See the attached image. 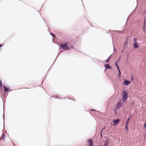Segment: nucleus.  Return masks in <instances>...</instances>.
I'll list each match as a JSON object with an SVG mask.
<instances>
[{"label": "nucleus", "mask_w": 146, "mask_h": 146, "mask_svg": "<svg viewBox=\"0 0 146 146\" xmlns=\"http://www.w3.org/2000/svg\"><path fill=\"white\" fill-rule=\"evenodd\" d=\"M10 139V138L7 137L5 134L3 133L0 138V142H1V140H2L5 144H7L8 142L9 141Z\"/></svg>", "instance_id": "1"}, {"label": "nucleus", "mask_w": 146, "mask_h": 146, "mask_svg": "<svg viewBox=\"0 0 146 146\" xmlns=\"http://www.w3.org/2000/svg\"><path fill=\"white\" fill-rule=\"evenodd\" d=\"M128 96L125 90H123L122 92V100L123 102H125L128 98Z\"/></svg>", "instance_id": "2"}, {"label": "nucleus", "mask_w": 146, "mask_h": 146, "mask_svg": "<svg viewBox=\"0 0 146 146\" xmlns=\"http://www.w3.org/2000/svg\"><path fill=\"white\" fill-rule=\"evenodd\" d=\"M67 43H65L63 45H60L61 47L64 50H69L70 49V47L68 46Z\"/></svg>", "instance_id": "3"}, {"label": "nucleus", "mask_w": 146, "mask_h": 146, "mask_svg": "<svg viewBox=\"0 0 146 146\" xmlns=\"http://www.w3.org/2000/svg\"><path fill=\"white\" fill-rule=\"evenodd\" d=\"M3 88L5 92H7L9 90L10 87L9 85H3Z\"/></svg>", "instance_id": "4"}, {"label": "nucleus", "mask_w": 146, "mask_h": 146, "mask_svg": "<svg viewBox=\"0 0 146 146\" xmlns=\"http://www.w3.org/2000/svg\"><path fill=\"white\" fill-rule=\"evenodd\" d=\"M120 119H119L114 120L113 122V125L114 126H116L120 121Z\"/></svg>", "instance_id": "5"}, {"label": "nucleus", "mask_w": 146, "mask_h": 146, "mask_svg": "<svg viewBox=\"0 0 146 146\" xmlns=\"http://www.w3.org/2000/svg\"><path fill=\"white\" fill-rule=\"evenodd\" d=\"M122 105V104L121 102H119L117 104V105L115 107V109H119Z\"/></svg>", "instance_id": "6"}, {"label": "nucleus", "mask_w": 146, "mask_h": 146, "mask_svg": "<svg viewBox=\"0 0 146 146\" xmlns=\"http://www.w3.org/2000/svg\"><path fill=\"white\" fill-rule=\"evenodd\" d=\"M88 143L89 146H93V142L91 139H89L88 140Z\"/></svg>", "instance_id": "7"}, {"label": "nucleus", "mask_w": 146, "mask_h": 146, "mask_svg": "<svg viewBox=\"0 0 146 146\" xmlns=\"http://www.w3.org/2000/svg\"><path fill=\"white\" fill-rule=\"evenodd\" d=\"M105 67L106 69H110L111 68V67L108 64H106L105 65Z\"/></svg>", "instance_id": "8"}, {"label": "nucleus", "mask_w": 146, "mask_h": 146, "mask_svg": "<svg viewBox=\"0 0 146 146\" xmlns=\"http://www.w3.org/2000/svg\"><path fill=\"white\" fill-rule=\"evenodd\" d=\"M133 47L135 48H139V46L136 43H134L133 44Z\"/></svg>", "instance_id": "9"}, {"label": "nucleus", "mask_w": 146, "mask_h": 146, "mask_svg": "<svg viewBox=\"0 0 146 146\" xmlns=\"http://www.w3.org/2000/svg\"><path fill=\"white\" fill-rule=\"evenodd\" d=\"M128 38H129V36H127V37L125 39V45H126L128 43Z\"/></svg>", "instance_id": "10"}, {"label": "nucleus", "mask_w": 146, "mask_h": 146, "mask_svg": "<svg viewBox=\"0 0 146 146\" xmlns=\"http://www.w3.org/2000/svg\"><path fill=\"white\" fill-rule=\"evenodd\" d=\"M110 58V56L106 60H105V62H108L109 61Z\"/></svg>", "instance_id": "11"}, {"label": "nucleus", "mask_w": 146, "mask_h": 146, "mask_svg": "<svg viewBox=\"0 0 146 146\" xmlns=\"http://www.w3.org/2000/svg\"><path fill=\"white\" fill-rule=\"evenodd\" d=\"M128 125H125V128L127 130V131H128Z\"/></svg>", "instance_id": "12"}, {"label": "nucleus", "mask_w": 146, "mask_h": 146, "mask_svg": "<svg viewBox=\"0 0 146 146\" xmlns=\"http://www.w3.org/2000/svg\"><path fill=\"white\" fill-rule=\"evenodd\" d=\"M50 35H51L53 37H54L55 36V35H54V34H53V33H50Z\"/></svg>", "instance_id": "13"}, {"label": "nucleus", "mask_w": 146, "mask_h": 146, "mask_svg": "<svg viewBox=\"0 0 146 146\" xmlns=\"http://www.w3.org/2000/svg\"><path fill=\"white\" fill-rule=\"evenodd\" d=\"M128 55L126 57V62L127 64L128 63Z\"/></svg>", "instance_id": "14"}, {"label": "nucleus", "mask_w": 146, "mask_h": 146, "mask_svg": "<svg viewBox=\"0 0 146 146\" xmlns=\"http://www.w3.org/2000/svg\"><path fill=\"white\" fill-rule=\"evenodd\" d=\"M129 118L127 120V121L126 122V125H128V123H129Z\"/></svg>", "instance_id": "15"}, {"label": "nucleus", "mask_w": 146, "mask_h": 146, "mask_svg": "<svg viewBox=\"0 0 146 146\" xmlns=\"http://www.w3.org/2000/svg\"><path fill=\"white\" fill-rule=\"evenodd\" d=\"M137 39L136 38H133V41L135 42H136L137 41Z\"/></svg>", "instance_id": "16"}, {"label": "nucleus", "mask_w": 146, "mask_h": 146, "mask_svg": "<svg viewBox=\"0 0 146 146\" xmlns=\"http://www.w3.org/2000/svg\"><path fill=\"white\" fill-rule=\"evenodd\" d=\"M130 83H124V85L125 86H127Z\"/></svg>", "instance_id": "17"}, {"label": "nucleus", "mask_w": 146, "mask_h": 146, "mask_svg": "<svg viewBox=\"0 0 146 146\" xmlns=\"http://www.w3.org/2000/svg\"><path fill=\"white\" fill-rule=\"evenodd\" d=\"M2 83H0V88H2Z\"/></svg>", "instance_id": "18"}, {"label": "nucleus", "mask_w": 146, "mask_h": 146, "mask_svg": "<svg viewBox=\"0 0 146 146\" xmlns=\"http://www.w3.org/2000/svg\"><path fill=\"white\" fill-rule=\"evenodd\" d=\"M70 47L72 48H74V45H71L70 46Z\"/></svg>", "instance_id": "19"}, {"label": "nucleus", "mask_w": 146, "mask_h": 146, "mask_svg": "<svg viewBox=\"0 0 146 146\" xmlns=\"http://www.w3.org/2000/svg\"><path fill=\"white\" fill-rule=\"evenodd\" d=\"M121 56H120L119 57V58L117 60V61H116V62H119V60H120V59L121 58Z\"/></svg>", "instance_id": "20"}, {"label": "nucleus", "mask_w": 146, "mask_h": 146, "mask_svg": "<svg viewBox=\"0 0 146 146\" xmlns=\"http://www.w3.org/2000/svg\"><path fill=\"white\" fill-rule=\"evenodd\" d=\"M121 75V72H118V76L119 77H120Z\"/></svg>", "instance_id": "21"}, {"label": "nucleus", "mask_w": 146, "mask_h": 146, "mask_svg": "<svg viewBox=\"0 0 146 146\" xmlns=\"http://www.w3.org/2000/svg\"><path fill=\"white\" fill-rule=\"evenodd\" d=\"M123 82H130L129 81L127 80H125Z\"/></svg>", "instance_id": "22"}, {"label": "nucleus", "mask_w": 146, "mask_h": 146, "mask_svg": "<svg viewBox=\"0 0 146 146\" xmlns=\"http://www.w3.org/2000/svg\"><path fill=\"white\" fill-rule=\"evenodd\" d=\"M125 49H123V50L121 51V53H122L125 50Z\"/></svg>", "instance_id": "23"}, {"label": "nucleus", "mask_w": 146, "mask_h": 146, "mask_svg": "<svg viewBox=\"0 0 146 146\" xmlns=\"http://www.w3.org/2000/svg\"><path fill=\"white\" fill-rule=\"evenodd\" d=\"M144 127L145 129H146V123H145L144 124Z\"/></svg>", "instance_id": "24"}, {"label": "nucleus", "mask_w": 146, "mask_h": 146, "mask_svg": "<svg viewBox=\"0 0 146 146\" xmlns=\"http://www.w3.org/2000/svg\"><path fill=\"white\" fill-rule=\"evenodd\" d=\"M117 62H116L115 63V65L116 67L118 66L117 64Z\"/></svg>", "instance_id": "25"}, {"label": "nucleus", "mask_w": 146, "mask_h": 146, "mask_svg": "<svg viewBox=\"0 0 146 146\" xmlns=\"http://www.w3.org/2000/svg\"><path fill=\"white\" fill-rule=\"evenodd\" d=\"M133 80V76H131V81H132Z\"/></svg>", "instance_id": "26"}, {"label": "nucleus", "mask_w": 146, "mask_h": 146, "mask_svg": "<svg viewBox=\"0 0 146 146\" xmlns=\"http://www.w3.org/2000/svg\"><path fill=\"white\" fill-rule=\"evenodd\" d=\"M131 14H130V15H129V16H128V18H129V17L131 16Z\"/></svg>", "instance_id": "27"}, {"label": "nucleus", "mask_w": 146, "mask_h": 146, "mask_svg": "<svg viewBox=\"0 0 146 146\" xmlns=\"http://www.w3.org/2000/svg\"><path fill=\"white\" fill-rule=\"evenodd\" d=\"M118 33H120V31H116Z\"/></svg>", "instance_id": "28"}, {"label": "nucleus", "mask_w": 146, "mask_h": 146, "mask_svg": "<svg viewBox=\"0 0 146 146\" xmlns=\"http://www.w3.org/2000/svg\"><path fill=\"white\" fill-rule=\"evenodd\" d=\"M118 72H120V70H119V69H118Z\"/></svg>", "instance_id": "29"}, {"label": "nucleus", "mask_w": 146, "mask_h": 146, "mask_svg": "<svg viewBox=\"0 0 146 146\" xmlns=\"http://www.w3.org/2000/svg\"><path fill=\"white\" fill-rule=\"evenodd\" d=\"M126 46V45H124V48H123V49H125V48Z\"/></svg>", "instance_id": "30"}, {"label": "nucleus", "mask_w": 146, "mask_h": 146, "mask_svg": "<svg viewBox=\"0 0 146 146\" xmlns=\"http://www.w3.org/2000/svg\"><path fill=\"white\" fill-rule=\"evenodd\" d=\"M116 67H117V70H118V69H119V66H117Z\"/></svg>", "instance_id": "31"}, {"label": "nucleus", "mask_w": 146, "mask_h": 146, "mask_svg": "<svg viewBox=\"0 0 146 146\" xmlns=\"http://www.w3.org/2000/svg\"><path fill=\"white\" fill-rule=\"evenodd\" d=\"M116 67H117V70H118V69H119V66H117Z\"/></svg>", "instance_id": "32"}, {"label": "nucleus", "mask_w": 146, "mask_h": 146, "mask_svg": "<svg viewBox=\"0 0 146 146\" xmlns=\"http://www.w3.org/2000/svg\"><path fill=\"white\" fill-rule=\"evenodd\" d=\"M2 46V45H1V44H0V48L1 47V46Z\"/></svg>", "instance_id": "33"}, {"label": "nucleus", "mask_w": 146, "mask_h": 146, "mask_svg": "<svg viewBox=\"0 0 146 146\" xmlns=\"http://www.w3.org/2000/svg\"><path fill=\"white\" fill-rule=\"evenodd\" d=\"M91 110V111H93V110Z\"/></svg>", "instance_id": "34"}, {"label": "nucleus", "mask_w": 146, "mask_h": 146, "mask_svg": "<svg viewBox=\"0 0 146 146\" xmlns=\"http://www.w3.org/2000/svg\"><path fill=\"white\" fill-rule=\"evenodd\" d=\"M144 27H145V24H144Z\"/></svg>", "instance_id": "35"}, {"label": "nucleus", "mask_w": 146, "mask_h": 146, "mask_svg": "<svg viewBox=\"0 0 146 146\" xmlns=\"http://www.w3.org/2000/svg\"><path fill=\"white\" fill-rule=\"evenodd\" d=\"M113 48H114V50H115V48H114V47H113Z\"/></svg>", "instance_id": "36"}, {"label": "nucleus", "mask_w": 146, "mask_h": 146, "mask_svg": "<svg viewBox=\"0 0 146 146\" xmlns=\"http://www.w3.org/2000/svg\"><path fill=\"white\" fill-rule=\"evenodd\" d=\"M146 13V11H145V13Z\"/></svg>", "instance_id": "37"}, {"label": "nucleus", "mask_w": 146, "mask_h": 146, "mask_svg": "<svg viewBox=\"0 0 146 146\" xmlns=\"http://www.w3.org/2000/svg\"><path fill=\"white\" fill-rule=\"evenodd\" d=\"M135 9H136L134 10V11H135Z\"/></svg>", "instance_id": "38"}]
</instances>
